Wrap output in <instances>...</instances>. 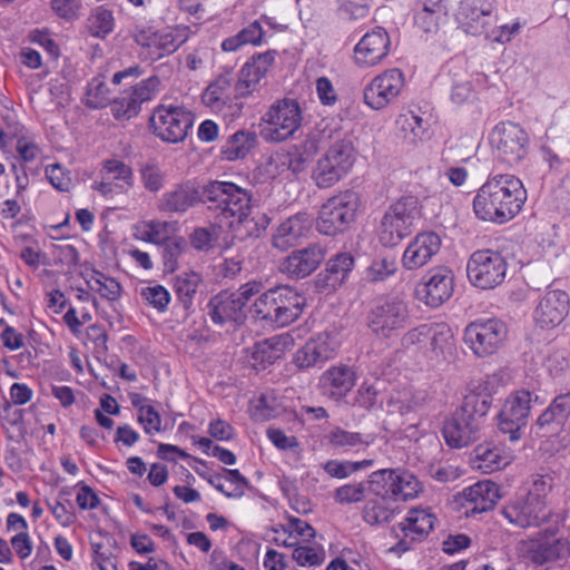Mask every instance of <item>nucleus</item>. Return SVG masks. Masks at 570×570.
Listing matches in <instances>:
<instances>
[{"instance_id":"obj_1","label":"nucleus","mask_w":570,"mask_h":570,"mask_svg":"<svg viewBox=\"0 0 570 570\" xmlns=\"http://www.w3.org/2000/svg\"><path fill=\"white\" fill-rule=\"evenodd\" d=\"M204 204L220 223L226 222L233 238H257L267 229L271 217L254 212L253 195L232 181L212 180L204 186Z\"/></svg>"},{"instance_id":"obj_2","label":"nucleus","mask_w":570,"mask_h":570,"mask_svg":"<svg viewBox=\"0 0 570 570\" xmlns=\"http://www.w3.org/2000/svg\"><path fill=\"white\" fill-rule=\"evenodd\" d=\"M520 179L504 174L489 177L473 199L475 216L484 222L505 223L512 219L525 202Z\"/></svg>"},{"instance_id":"obj_3","label":"nucleus","mask_w":570,"mask_h":570,"mask_svg":"<svg viewBox=\"0 0 570 570\" xmlns=\"http://www.w3.org/2000/svg\"><path fill=\"white\" fill-rule=\"evenodd\" d=\"M306 299L288 285H279L261 294L250 312L253 317L276 327L295 322L305 307Z\"/></svg>"},{"instance_id":"obj_4","label":"nucleus","mask_w":570,"mask_h":570,"mask_svg":"<svg viewBox=\"0 0 570 570\" xmlns=\"http://www.w3.org/2000/svg\"><path fill=\"white\" fill-rule=\"evenodd\" d=\"M422 217V207L416 196L406 195L393 202L385 210L379 228L380 243L394 247L410 236Z\"/></svg>"},{"instance_id":"obj_5","label":"nucleus","mask_w":570,"mask_h":570,"mask_svg":"<svg viewBox=\"0 0 570 570\" xmlns=\"http://www.w3.org/2000/svg\"><path fill=\"white\" fill-rule=\"evenodd\" d=\"M360 205V196L353 190H344L328 198L318 212L317 230L326 236L344 233L355 220Z\"/></svg>"},{"instance_id":"obj_6","label":"nucleus","mask_w":570,"mask_h":570,"mask_svg":"<svg viewBox=\"0 0 570 570\" xmlns=\"http://www.w3.org/2000/svg\"><path fill=\"white\" fill-rule=\"evenodd\" d=\"M262 136L267 141L281 142L292 138L303 121L302 108L296 99L283 98L271 105L263 116Z\"/></svg>"},{"instance_id":"obj_7","label":"nucleus","mask_w":570,"mask_h":570,"mask_svg":"<svg viewBox=\"0 0 570 570\" xmlns=\"http://www.w3.org/2000/svg\"><path fill=\"white\" fill-rule=\"evenodd\" d=\"M490 144L500 161L509 166H515L528 156L530 138L519 124L501 121L492 129Z\"/></svg>"},{"instance_id":"obj_8","label":"nucleus","mask_w":570,"mask_h":570,"mask_svg":"<svg viewBox=\"0 0 570 570\" xmlns=\"http://www.w3.org/2000/svg\"><path fill=\"white\" fill-rule=\"evenodd\" d=\"M505 258L495 250L474 252L466 264V275L472 285L481 289H491L503 283L507 276Z\"/></svg>"},{"instance_id":"obj_9","label":"nucleus","mask_w":570,"mask_h":570,"mask_svg":"<svg viewBox=\"0 0 570 570\" xmlns=\"http://www.w3.org/2000/svg\"><path fill=\"white\" fill-rule=\"evenodd\" d=\"M508 335L507 325L498 318L476 320L464 330V342L478 357L494 354Z\"/></svg>"},{"instance_id":"obj_10","label":"nucleus","mask_w":570,"mask_h":570,"mask_svg":"<svg viewBox=\"0 0 570 570\" xmlns=\"http://www.w3.org/2000/svg\"><path fill=\"white\" fill-rule=\"evenodd\" d=\"M410 315L406 303L397 297L377 301L367 316V325L379 337L390 338L407 325Z\"/></svg>"},{"instance_id":"obj_11","label":"nucleus","mask_w":570,"mask_h":570,"mask_svg":"<svg viewBox=\"0 0 570 570\" xmlns=\"http://www.w3.org/2000/svg\"><path fill=\"white\" fill-rule=\"evenodd\" d=\"M194 122L193 115L184 107L178 106H158L151 117L150 127L154 134L166 142H180L191 128Z\"/></svg>"},{"instance_id":"obj_12","label":"nucleus","mask_w":570,"mask_h":570,"mask_svg":"<svg viewBox=\"0 0 570 570\" xmlns=\"http://www.w3.org/2000/svg\"><path fill=\"white\" fill-rule=\"evenodd\" d=\"M527 558L535 566L566 561L570 557V541L551 529L538 532L523 541Z\"/></svg>"},{"instance_id":"obj_13","label":"nucleus","mask_w":570,"mask_h":570,"mask_svg":"<svg viewBox=\"0 0 570 570\" xmlns=\"http://www.w3.org/2000/svg\"><path fill=\"white\" fill-rule=\"evenodd\" d=\"M532 395L528 390H519L504 402L499 413V429L509 434V440L515 442L521 439L528 424Z\"/></svg>"},{"instance_id":"obj_14","label":"nucleus","mask_w":570,"mask_h":570,"mask_svg":"<svg viewBox=\"0 0 570 570\" xmlns=\"http://www.w3.org/2000/svg\"><path fill=\"white\" fill-rule=\"evenodd\" d=\"M404 83L402 70L399 68L385 70L365 86L364 102L373 110L384 109L400 96Z\"/></svg>"},{"instance_id":"obj_15","label":"nucleus","mask_w":570,"mask_h":570,"mask_svg":"<svg viewBox=\"0 0 570 570\" xmlns=\"http://www.w3.org/2000/svg\"><path fill=\"white\" fill-rule=\"evenodd\" d=\"M493 0H461L455 12L459 28L466 35L480 37L495 22Z\"/></svg>"},{"instance_id":"obj_16","label":"nucleus","mask_w":570,"mask_h":570,"mask_svg":"<svg viewBox=\"0 0 570 570\" xmlns=\"http://www.w3.org/2000/svg\"><path fill=\"white\" fill-rule=\"evenodd\" d=\"M367 483L379 485L384 494L403 501L416 498L422 490L417 478L409 471L380 470L371 474Z\"/></svg>"},{"instance_id":"obj_17","label":"nucleus","mask_w":570,"mask_h":570,"mask_svg":"<svg viewBox=\"0 0 570 570\" xmlns=\"http://www.w3.org/2000/svg\"><path fill=\"white\" fill-rule=\"evenodd\" d=\"M501 514L512 525L527 529L539 528L552 518L547 504H539L528 497H520L504 505Z\"/></svg>"},{"instance_id":"obj_18","label":"nucleus","mask_w":570,"mask_h":570,"mask_svg":"<svg viewBox=\"0 0 570 570\" xmlns=\"http://www.w3.org/2000/svg\"><path fill=\"white\" fill-rule=\"evenodd\" d=\"M188 27H175L157 31L149 36L141 35L137 42L142 47V56L151 61L159 60L174 53L189 38Z\"/></svg>"},{"instance_id":"obj_19","label":"nucleus","mask_w":570,"mask_h":570,"mask_svg":"<svg viewBox=\"0 0 570 570\" xmlns=\"http://www.w3.org/2000/svg\"><path fill=\"white\" fill-rule=\"evenodd\" d=\"M355 266L354 256L351 253L342 252L331 257L325 268L313 279L317 293L331 294L342 286Z\"/></svg>"},{"instance_id":"obj_20","label":"nucleus","mask_w":570,"mask_h":570,"mask_svg":"<svg viewBox=\"0 0 570 570\" xmlns=\"http://www.w3.org/2000/svg\"><path fill=\"white\" fill-rule=\"evenodd\" d=\"M326 248L318 244L313 243L308 246L293 250L286 256L279 265L282 273L292 278L302 279L309 276L318 268L326 256Z\"/></svg>"},{"instance_id":"obj_21","label":"nucleus","mask_w":570,"mask_h":570,"mask_svg":"<svg viewBox=\"0 0 570 570\" xmlns=\"http://www.w3.org/2000/svg\"><path fill=\"white\" fill-rule=\"evenodd\" d=\"M570 417V391L557 395L532 425L537 436L552 438L561 433Z\"/></svg>"},{"instance_id":"obj_22","label":"nucleus","mask_w":570,"mask_h":570,"mask_svg":"<svg viewBox=\"0 0 570 570\" xmlns=\"http://www.w3.org/2000/svg\"><path fill=\"white\" fill-rule=\"evenodd\" d=\"M204 187L202 190L191 181L174 185L158 200L157 208L165 214L183 215L199 203L204 204Z\"/></svg>"},{"instance_id":"obj_23","label":"nucleus","mask_w":570,"mask_h":570,"mask_svg":"<svg viewBox=\"0 0 570 570\" xmlns=\"http://www.w3.org/2000/svg\"><path fill=\"white\" fill-rule=\"evenodd\" d=\"M313 223L314 218L306 212H298L287 217L275 228L272 246L281 252L295 247L307 237Z\"/></svg>"},{"instance_id":"obj_24","label":"nucleus","mask_w":570,"mask_h":570,"mask_svg":"<svg viewBox=\"0 0 570 570\" xmlns=\"http://www.w3.org/2000/svg\"><path fill=\"white\" fill-rule=\"evenodd\" d=\"M391 40L382 27L366 32L354 48V59L360 67H372L380 63L390 52Z\"/></svg>"},{"instance_id":"obj_25","label":"nucleus","mask_w":570,"mask_h":570,"mask_svg":"<svg viewBox=\"0 0 570 570\" xmlns=\"http://www.w3.org/2000/svg\"><path fill=\"white\" fill-rule=\"evenodd\" d=\"M569 307L570 298L564 291L548 289L535 308L534 320L542 328H553L563 322Z\"/></svg>"},{"instance_id":"obj_26","label":"nucleus","mask_w":570,"mask_h":570,"mask_svg":"<svg viewBox=\"0 0 570 570\" xmlns=\"http://www.w3.org/2000/svg\"><path fill=\"white\" fill-rule=\"evenodd\" d=\"M416 296L428 306L438 307L448 301L453 293V275L451 271L440 267L430 273L428 278L416 286Z\"/></svg>"},{"instance_id":"obj_27","label":"nucleus","mask_w":570,"mask_h":570,"mask_svg":"<svg viewBox=\"0 0 570 570\" xmlns=\"http://www.w3.org/2000/svg\"><path fill=\"white\" fill-rule=\"evenodd\" d=\"M481 426L468 414L456 410L443 424V436L451 448H464L480 439Z\"/></svg>"},{"instance_id":"obj_28","label":"nucleus","mask_w":570,"mask_h":570,"mask_svg":"<svg viewBox=\"0 0 570 570\" xmlns=\"http://www.w3.org/2000/svg\"><path fill=\"white\" fill-rule=\"evenodd\" d=\"M441 248V238L433 232L421 233L407 245L402 256L405 269L414 271L426 265Z\"/></svg>"},{"instance_id":"obj_29","label":"nucleus","mask_w":570,"mask_h":570,"mask_svg":"<svg viewBox=\"0 0 570 570\" xmlns=\"http://www.w3.org/2000/svg\"><path fill=\"white\" fill-rule=\"evenodd\" d=\"M276 51H266L252 57L239 71V77L235 83V97H245L253 92L259 81L265 77L267 70L275 60Z\"/></svg>"},{"instance_id":"obj_30","label":"nucleus","mask_w":570,"mask_h":570,"mask_svg":"<svg viewBox=\"0 0 570 570\" xmlns=\"http://www.w3.org/2000/svg\"><path fill=\"white\" fill-rule=\"evenodd\" d=\"M462 498V507L468 517L487 512L493 509L500 498L499 487L490 480L479 481L465 488Z\"/></svg>"},{"instance_id":"obj_31","label":"nucleus","mask_w":570,"mask_h":570,"mask_svg":"<svg viewBox=\"0 0 570 570\" xmlns=\"http://www.w3.org/2000/svg\"><path fill=\"white\" fill-rule=\"evenodd\" d=\"M207 308L208 316L217 325H224L229 322L240 325L247 317L246 308L234 297L232 292L227 291H223L212 297Z\"/></svg>"},{"instance_id":"obj_32","label":"nucleus","mask_w":570,"mask_h":570,"mask_svg":"<svg viewBox=\"0 0 570 570\" xmlns=\"http://www.w3.org/2000/svg\"><path fill=\"white\" fill-rule=\"evenodd\" d=\"M356 375L347 365H336L326 370L320 377L322 394L340 400L345 396L355 385Z\"/></svg>"},{"instance_id":"obj_33","label":"nucleus","mask_w":570,"mask_h":570,"mask_svg":"<svg viewBox=\"0 0 570 570\" xmlns=\"http://www.w3.org/2000/svg\"><path fill=\"white\" fill-rule=\"evenodd\" d=\"M335 353V344L327 335L312 338L302 346L294 356V362L299 368H309L332 358Z\"/></svg>"},{"instance_id":"obj_34","label":"nucleus","mask_w":570,"mask_h":570,"mask_svg":"<svg viewBox=\"0 0 570 570\" xmlns=\"http://www.w3.org/2000/svg\"><path fill=\"white\" fill-rule=\"evenodd\" d=\"M435 517L426 509H412L404 522L392 528L395 537H411L412 541H421L434 527Z\"/></svg>"},{"instance_id":"obj_35","label":"nucleus","mask_w":570,"mask_h":570,"mask_svg":"<svg viewBox=\"0 0 570 570\" xmlns=\"http://www.w3.org/2000/svg\"><path fill=\"white\" fill-rule=\"evenodd\" d=\"M445 0H424L422 8L415 13V24L426 33H435L440 26L448 20Z\"/></svg>"},{"instance_id":"obj_36","label":"nucleus","mask_w":570,"mask_h":570,"mask_svg":"<svg viewBox=\"0 0 570 570\" xmlns=\"http://www.w3.org/2000/svg\"><path fill=\"white\" fill-rule=\"evenodd\" d=\"M233 73L230 71H226L210 82L202 96V100L205 106L213 110H222L224 106L229 104L233 100Z\"/></svg>"},{"instance_id":"obj_37","label":"nucleus","mask_w":570,"mask_h":570,"mask_svg":"<svg viewBox=\"0 0 570 570\" xmlns=\"http://www.w3.org/2000/svg\"><path fill=\"white\" fill-rule=\"evenodd\" d=\"M328 138L335 140L324 157L333 164L338 165L345 173H348L355 160L354 147L351 139L341 130H331Z\"/></svg>"},{"instance_id":"obj_38","label":"nucleus","mask_w":570,"mask_h":570,"mask_svg":"<svg viewBox=\"0 0 570 570\" xmlns=\"http://www.w3.org/2000/svg\"><path fill=\"white\" fill-rule=\"evenodd\" d=\"M370 489L379 498L366 502L363 510L364 521L371 525L390 522L394 514V509L387 505L386 497L389 495L384 494V491L379 485H370Z\"/></svg>"},{"instance_id":"obj_39","label":"nucleus","mask_w":570,"mask_h":570,"mask_svg":"<svg viewBox=\"0 0 570 570\" xmlns=\"http://www.w3.org/2000/svg\"><path fill=\"white\" fill-rule=\"evenodd\" d=\"M256 142L254 132L239 130L232 135L222 147V154L227 160L244 158Z\"/></svg>"},{"instance_id":"obj_40","label":"nucleus","mask_w":570,"mask_h":570,"mask_svg":"<svg viewBox=\"0 0 570 570\" xmlns=\"http://www.w3.org/2000/svg\"><path fill=\"white\" fill-rule=\"evenodd\" d=\"M264 31L259 21H253L235 36L226 38L222 42V49L227 52L236 51L244 45H261Z\"/></svg>"},{"instance_id":"obj_41","label":"nucleus","mask_w":570,"mask_h":570,"mask_svg":"<svg viewBox=\"0 0 570 570\" xmlns=\"http://www.w3.org/2000/svg\"><path fill=\"white\" fill-rule=\"evenodd\" d=\"M283 353L282 338L274 336L256 343L252 350V358L256 365L265 368L274 364Z\"/></svg>"},{"instance_id":"obj_42","label":"nucleus","mask_w":570,"mask_h":570,"mask_svg":"<svg viewBox=\"0 0 570 570\" xmlns=\"http://www.w3.org/2000/svg\"><path fill=\"white\" fill-rule=\"evenodd\" d=\"M100 174L104 179L117 181V187L130 188L134 186L132 169L119 159L111 158L105 160Z\"/></svg>"},{"instance_id":"obj_43","label":"nucleus","mask_w":570,"mask_h":570,"mask_svg":"<svg viewBox=\"0 0 570 570\" xmlns=\"http://www.w3.org/2000/svg\"><path fill=\"white\" fill-rule=\"evenodd\" d=\"M347 173L338 165L333 164L324 156L317 161L313 171V179L320 188H330L340 181Z\"/></svg>"},{"instance_id":"obj_44","label":"nucleus","mask_w":570,"mask_h":570,"mask_svg":"<svg viewBox=\"0 0 570 570\" xmlns=\"http://www.w3.org/2000/svg\"><path fill=\"white\" fill-rule=\"evenodd\" d=\"M396 127L410 144L422 140L426 130L424 120L412 111L401 114L396 119Z\"/></svg>"},{"instance_id":"obj_45","label":"nucleus","mask_w":570,"mask_h":570,"mask_svg":"<svg viewBox=\"0 0 570 570\" xmlns=\"http://www.w3.org/2000/svg\"><path fill=\"white\" fill-rule=\"evenodd\" d=\"M200 281V275L195 272H186L177 276L174 285L175 293L186 309L191 306Z\"/></svg>"},{"instance_id":"obj_46","label":"nucleus","mask_w":570,"mask_h":570,"mask_svg":"<svg viewBox=\"0 0 570 570\" xmlns=\"http://www.w3.org/2000/svg\"><path fill=\"white\" fill-rule=\"evenodd\" d=\"M87 284L92 291L98 292L102 298L108 301H116L120 296V284L115 278L108 277L99 271H91Z\"/></svg>"},{"instance_id":"obj_47","label":"nucleus","mask_w":570,"mask_h":570,"mask_svg":"<svg viewBox=\"0 0 570 570\" xmlns=\"http://www.w3.org/2000/svg\"><path fill=\"white\" fill-rule=\"evenodd\" d=\"M490 406L491 397L489 395L472 393L464 397L462 405L458 410L463 414H468L473 421L479 422L481 426Z\"/></svg>"},{"instance_id":"obj_48","label":"nucleus","mask_w":570,"mask_h":570,"mask_svg":"<svg viewBox=\"0 0 570 570\" xmlns=\"http://www.w3.org/2000/svg\"><path fill=\"white\" fill-rule=\"evenodd\" d=\"M112 12L104 7L96 8L88 18V29L94 37L105 38L114 29Z\"/></svg>"},{"instance_id":"obj_49","label":"nucleus","mask_w":570,"mask_h":570,"mask_svg":"<svg viewBox=\"0 0 570 570\" xmlns=\"http://www.w3.org/2000/svg\"><path fill=\"white\" fill-rule=\"evenodd\" d=\"M554 487V475L552 473L534 474L532 475L531 487L525 497L538 502L539 504L548 505V495Z\"/></svg>"},{"instance_id":"obj_50","label":"nucleus","mask_w":570,"mask_h":570,"mask_svg":"<svg viewBox=\"0 0 570 570\" xmlns=\"http://www.w3.org/2000/svg\"><path fill=\"white\" fill-rule=\"evenodd\" d=\"M476 468L481 469L484 473H492L501 469L505 462L500 455L499 450L488 445H479L474 450Z\"/></svg>"},{"instance_id":"obj_51","label":"nucleus","mask_w":570,"mask_h":570,"mask_svg":"<svg viewBox=\"0 0 570 570\" xmlns=\"http://www.w3.org/2000/svg\"><path fill=\"white\" fill-rule=\"evenodd\" d=\"M139 173L142 185L148 191L157 193L164 187L166 175L155 160L141 164Z\"/></svg>"},{"instance_id":"obj_52","label":"nucleus","mask_w":570,"mask_h":570,"mask_svg":"<svg viewBox=\"0 0 570 570\" xmlns=\"http://www.w3.org/2000/svg\"><path fill=\"white\" fill-rule=\"evenodd\" d=\"M397 269V263L393 255H381L373 259L367 267V278L371 282L383 281L393 275Z\"/></svg>"},{"instance_id":"obj_53","label":"nucleus","mask_w":570,"mask_h":570,"mask_svg":"<svg viewBox=\"0 0 570 570\" xmlns=\"http://www.w3.org/2000/svg\"><path fill=\"white\" fill-rule=\"evenodd\" d=\"M86 96V105L91 109L104 108L109 102V89L99 77H95L88 83Z\"/></svg>"},{"instance_id":"obj_54","label":"nucleus","mask_w":570,"mask_h":570,"mask_svg":"<svg viewBox=\"0 0 570 570\" xmlns=\"http://www.w3.org/2000/svg\"><path fill=\"white\" fill-rule=\"evenodd\" d=\"M110 111L116 120L125 121L136 117L140 111V107L127 92H122L120 97L110 104Z\"/></svg>"},{"instance_id":"obj_55","label":"nucleus","mask_w":570,"mask_h":570,"mask_svg":"<svg viewBox=\"0 0 570 570\" xmlns=\"http://www.w3.org/2000/svg\"><path fill=\"white\" fill-rule=\"evenodd\" d=\"M220 226L213 224L209 227L196 228L189 237L191 246L197 250H209L219 237Z\"/></svg>"},{"instance_id":"obj_56","label":"nucleus","mask_w":570,"mask_h":570,"mask_svg":"<svg viewBox=\"0 0 570 570\" xmlns=\"http://www.w3.org/2000/svg\"><path fill=\"white\" fill-rule=\"evenodd\" d=\"M292 558L301 567L321 566L325 560V551L323 548L297 546L293 550Z\"/></svg>"},{"instance_id":"obj_57","label":"nucleus","mask_w":570,"mask_h":570,"mask_svg":"<svg viewBox=\"0 0 570 570\" xmlns=\"http://www.w3.org/2000/svg\"><path fill=\"white\" fill-rule=\"evenodd\" d=\"M373 0H338L340 13L348 20H361L368 16Z\"/></svg>"},{"instance_id":"obj_58","label":"nucleus","mask_w":570,"mask_h":570,"mask_svg":"<svg viewBox=\"0 0 570 570\" xmlns=\"http://www.w3.org/2000/svg\"><path fill=\"white\" fill-rule=\"evenodd\" d=\"M366 483H348L334 491V499L341 504L361 502L365 498Z\"/></svg>"},{"instance_id":"obj_59","label":"nucleus","mask_w":570,"mask_h":570,"mask_svg":"<svg viewBox=\"0 0 570 570\" xmlns=\"http://www.w3.org/2000/svg\"><path fill=\"white\" fill-rule=\"evenodd\" d=\"M159 79L157 77H149L141 80L134 86L131 90L126 91L127 95L135 99L137 105L141 108L142 102L151 100L158 91Z\"/></svg>"},{"instance_id":"obj_60","label":"nucleus","mask_w":570,"mask_h":570,"mask_svg":"<svg viewBox=\"0 0 570 570\" xmlns=\"http://www.w3.org/2000/svg\"><path fill=\"white\" fill-rule=\"evenodd\" d=\"M46 177L59 191H69L72 187L70 173L58 163L46 167Z\"/></svg>"},{"instance_id":"obj_61","label":"nucleus","mask_w":570,"mask_h":570,"mask_svg":"<svg viewBox=\"0 0 570 570\" xmlns=\"http://www.w3.org/2000/svg\"><path fill=\"white\" fill-rule=\"evenodd\" d=\"M140 295L144 299L147 301L149 305L155 307L159 312L166 311L169 302L170 295L168 291L161 285H154L144 287L140 292Z\"/></svg>"},{"instance_id":"obj_62","label":"nucleus","mask_w":570,"mask_h":570,"mask_svg":"<svg viewBox=\"0 0 570 570\" xmlns=\"http://www.w3.org/2000/svg\"><path fill=\"white\" fill-rule=\"evenodd\" d=\"M183 253V240L171 239L166 242L161 248L164 269L174 273L178 268V258Z\"/></svg>"},{"instance_id":"obj_63","label":"nucleus","mask_w":570,"mask_h":570,"mask_svg":"<svg viewBox=\"0 0 570 570\" xmlns=\"http://www.w3.org/2000/svg\"><path fill=\"white\" fill-rule=\"evenodd\" d=\"M87 338L94 343V354L99 360L108 352V335L102 325L92 324L87 327Z\"/></svg>"},{"instance_id":"obj_64","label":"nucleus","mask_w":570,"mask_h":570,"mask_svg":"<svg viewBox=\"0 0 570 570\" xmlns=\"http://www.w3.org/2000/svg\"><path fill=\"white\" fill-rule=\"evenodd\" d=\"M328 441L336 448H352L365 443L360 433L348 432L341 428L334 429L328 434Z\"/></svg>"}]
</instances>
